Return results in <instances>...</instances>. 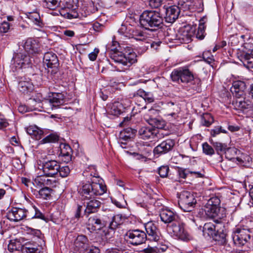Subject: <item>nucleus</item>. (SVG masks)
Here are the masks:
<instances>
[{"instance_id": "1", "label": "nucleus", "mask_w": 253, "mask_h": 253, "mask_svg": "<svg viewBox=\"0 0 253 253\" xmlns=\"http://www.w3.org/2000/svg\"><path fill=\"white\" fill-rule=\"evenodd\" d=\"M78 193L82 201L85 203V214H89L97 212L100 209L101 202L97 200L96 196L103 195L106 192V187L103 184L102 178L96 181L89 182L80 183L78 187Z\"/></svg>"}, {"instance_id": "2", "label": "nucleus", "mask_w": 253, "mask_h": 253, "mask_svg": "<svg viewBox=\"0 0 253 253\" xmlns=\"http://www.w3.org/2000/svg\"><path fill=\"white\" fill-rule=\"evenodd\" d=\"M139 23L141 26L145 29L155 31L162 27L163 18L158 11L146 10L140 16Z\"/></svg>"}, {"instance_id": "3", "label": "nucleus", "mask_w": 253, "mask_h": 253, "mask_svg": "<svg viewBox=\"0 0 253 253\" xmlns=\"http://www.w3.org/2000/svg\"><path fill=\"white\" fill-rule=\"evenodd\" d=\"M220 200L217 197H213L207 202L204 211L208 217L222 220L226 216L225 211L220 207Z\"/></svg>"}, {"instance_id": "4", "label": "nucleus", "mask_w": 253, "mask_h": 253, "mask_svg": "<svg viewBox=\"0 0 253 253\" xmlns=\"http://www.w3.org/2000/svg\"><path fill=\"white\" fill-rule=\"evenodd\" d=\"M109 54L110 57L114 62L126 66V69L136 61V55L133 52L126 54L120 51H115L110 52Z\"/></svg>"}, {"instance_id": "5", "label": "nucleus", "mask_w": 253, "mask_h": 253, "mask_svg": "<svg viewBox=\"0 0 253 253\" xmlns=\"http://www.w3.org/2000/svg\"><path fill=\"white\" fill-rule=\"evenodd\" d=\"M178 204L180 208L186 212L191 211L197 204L195 196L188 191H184L177 194Z\"/></svg>"}, {"instance_id": "6", "label": "nucleus", "mask_w": 253, "mask_h": 253, "mask_svg": "<svg viewBox=\"0 0 253 253\" xmlns=\"http://www.w3.org/2000/svg\"><path fill=\"white\" fill-rule=\"evenodd\" d=\"M109 221L108 215H92L88 217L87 228L90 232L96 231L105 227Z\"/></svg>"}, {"instance_id": "7", "label": "nucleus", "mask_w": 253, "mask_h": 253, "mask_svg": "<svg viewBox=\"0 0 253 253\" xmlns=\"http://www.w3.org/2000/svg\"><path fill=\"white\" fill-rule=\"evenodd\" d=\"M125 237L128 244L133 246L142 244L147 240L146 234L139 229H129L125 234Z\"/></svg>"}, {"instance_id": "8", "label": "nucleus", "mask_w": 253, "mask_h": 253, "mask_svg": "<svg viewBox=\"0 0 253 253\" xmlns=\"http://www.w3.org/2000/svg\"><path fill=\"white\" fill-rule=\"evenodd\" d=\"M7 218L11 221L18 222L23 219L32 218L29 211L25 208L12 207L7 212Z\"/></svg>"}, {"instance_id": "9", "label": "nucleus", "mask_w": 253, "mask_h": 253, "mask_svg": "<svg viewBox=\"0 0 253 253\" xmlns=\"http://www.w3.org/2000/svg\"><path fill=\"white\" fill-rule=\"evenodd\" d=\"M190 26L185 25L180 27L175 36V46L180 43H188L191 41L193 31Z\"/></svg>"}, {"instance_id": "10", "label": "nucleus", "mask_w": 253, "mask_h": 253, "mask_svg": "<svg viewBox=\"0 0 253 253\" xmlns=\"http://www.w3.org/2000/svg\"><path fill=\"white\" fill-rule=\"evenodd\" d=\"M44 175L54 177L60 170V164L55 160L45 159L41 166Z\"/></svg>"}, {"instance_id": "11", "label": "nucleus", "mask_w": 253, "mask_h": 253, "mask_svg": "<svg viewBox=\"0 0 253 253\" xmlns=\"http://www.w3.org/2000/svg\"><path fill=\"white\" fill-rule=\"evenodd\" d=\"M43 62L46 65L48 73L55 74L58 71L59 62L57 55L52 52H47L44 54Z\"/></svg>"}, {"instance_id": "12", "label": "nucleus", "mask_w": 253, "mask_h": 253, "mask_svg": "<svg viewBox=\"0 0 253 253\" xmlns=\"http://www.w3.org/2000/svg\"><path fill=\"white\" fill-rule=\"evenodd\" d=\"M233 243L237 245H244L251 238L249 231L245 229L236 228L232 235Z\"/></svg>"}, {"instance_id": "13", "label": "nucleus", "mask_w": 253, "mask_h": 253, "mask_svg": "<svg viewBox=\"0 0 253 253\" xmlns=\"http://www.w3.org/2000/svg\"><path fill=\"white\" fill-rule=\"evenodd\" d=\"M13 58L17 67L19 68H26L32 66V57L31 54L25 52H19Z\"/></svg>"}, {"instance_id": "14", "label": "nucleus", "mask_w": 253, "mask_h": 253, "mask_svg": "<svg viewBox=\"0 0 253 253\" xmlns=\"http://www.w3.org/2000/svg\"><path fill=\"white\" fill-rule=\"evenodd\" d=\"M146 232L147 239L158 242L160 239L161 234L157 225L152 221H149L144 224Z\"/></svg>"}, {"instance_id": "15", "label": "nucleus", "mask_w": 253, "mask_h": 253, "mask_svg": "<svg viewBox=\"0 0 253 253\" xmlns=\"http://www.w3.org/2000/svg\"><path fill=\"white\" fill-rule=\"evenodd\" d=\"M165 7L166 16L165 18V26L167 28V32L168 36L172 35L173 32L174 31V28L172 27V24L174 22V5H169Z\"/></svg>"}, {"instance_id": "16", "label": "nucleus", "mask_w": 253, "mask_h": 253, "mask_svg": "<svg viewBox=\"0 0 253 253\" xmlns=\"http://www.w3.org/2000/svg\"><path fill=\"white\" fill-rule=\"evenodd\" d=\"M139 134L144 139H154L160 138L162 133H160L158 129L153 126H143L139 129Z\"/></svg>"}, {"instance_id": "17", "label": "nucleus", "mask_w": 253, "mask_h": 253, "mask_svg": "<svg viewBox=\"0 0 253 253\" xmlns=\"http://www.w3.org/2000/svg\"><path fill=\"white\" fill-rule=\"evenodd\" d=\"M160 216L162 221L165 223H171V225H168L167 231L172 237L174 235V227L172 223L174 220V213L170 210L165 209L161 212Z\"/></svg>"}, {"instance_id": "18", "label": "nucleus", "mask_w": 253, "mask_h": 253, "mask_svg": "<svg viewBox=\"0 0 253 253\" xmlns=\"http://www.w3.org/2000/svg\"><path fill=\"white\" fill-rule=\"evenodd\" d=\"M194 80L193 74L187 68H180L175 70V82L188 83Z\"/></svg>"}, {"instance_id": "19", "label": "nucleus", "mask_w": 253, "mask_h": 253, "mask_svg": "<svg viewBox=\"0 0 253 253\" xmlns=\"http://www.w3.org/2000/svg\"><path fill=\"white\" fill-rule=\"evenodd\" d=\"M246 89V83L243 81L238 80L233 82L230 90L234 96L240 98L244 97L245 96Z\"/></svg>"}, {"instance_id": "20", "label": "nucleus", "mask_w": 253, "mask_h": 253, "mask_svg": "<svg viewBox=\"0 0 253 253\" xmlns=\"http://www.w3.org/2000/svg\"><path fill=\"white\" fill-rule=\"evenodd\" d=\"M173 146L174 140L168 139L156 146L154 148L153 152L155 155H160L168 152L172 149Z\"/></svg>"}, {"instance_id": "21", "label": "nucleus", "mask_w": 253, "mask_h": 253, "mask_svg": "<svg viewBox=\"0 0 253 253\" xmlns=\"http://www.w3.org/2000/svg\"><path fill=\"white\" fill-rule=\"evenodd\" d=\"M214 223L207 222L203 226V232L209 236H212L217 229L224 227V224L221 220L213 219Z\"/></svg>"}, {"instance_id": "22", "label": "nucleus", "mask_w": 253, "mask_h": 253, "mask_svg": "<svg viewBox=\"0 0 253 253\" xmlns=\"http://www.w3.org/2000/svg\"><path fill=\"white\" fill-rule=\"evenodd\" d=\"M89 247V241L87 238L83 235H79L74 241L75 250L81 252L87 251Z\"/></svg>"}, {"instance_id": "23", "label": "nucleus", "mask_w": 253, "mask_h": 253, "mask_svg": "<svg viewBox=\"0 0 253 253\" xmlns=\"http://www.w3.org/2000/svg\"><path fill=\"white\" fill-rule=\"evenodd\" d=\"M23 47L24 52L29 54L38 53L39 52V45L36 40L32 38H29L24 42Z\"/></svg>"}, {"instance_id": "24", "label": "nucleus", "mask_w": 253, "mask_h": 253, "mask_svg": "<svg viewBox=\"0 0 253 253\" xmlns=\"http://www.w3.org/2000/svg\"><path fill=\"white\" fill-rule=\"evenodd\" d=\"M137 131L136 129L127 127L124 129L123 131H121L119 139L120 143L121 144L122 147H123V144L126 145V142H123V141H126L133 138L135 136Z\"/></svg>"}, {"instance_id": "25", "label": "nucleus", "mask_w": 253, "mask_h": 253, "mask_svg": "<svg viewBox=\"0 0 253 253\" xmlns=\"http://www.w3.org/2000/svg\"><path fill=\"white\" fill-rule=\"evenodd\" d=\"M64 94L61 93L52 92L48 100L53 107L56 108L64 103Z\"/></svg>"}, {"instance_id": "26", "label": "nucleus", "mask_w": 253, "mask_h": 253, "mask_svg": "<svg viewBox=\"0 0 253 253\" xmlns=\"http://www.w3.org/2000/svg\"><path fill=\"white\" fill-rule=\"evenodd\" d=\"M126 218L122 214H116L113 216L109 217V228L110 229L114 230L119 225L122 224Z\"/></svg>"}, {"instance_id": "27", "label": "nucleus", "mask_w": 253, "mask_h": 253, "mask_svg": "<svg viewBox=\"0 0 253 253\" xmlns=\"http://www.w3.org/2000/svg\"><path fill=\"white\" fill-rule=\"evenodd\" d=\"M237 103H238V106L240 109L253 117V103L244 98L243 100H239Z\"/></svg>"}, {"instance_id": "28", "label": "nucleus", "mask_w": 253, "mask_h": 253, "mask_svg": "<svg viewBox=\"0 0 253 253\" xmlns=\"http://www.w3.org/2000/svg\"><path fill=\"white\" fill-rule=\"evenodd\" d=\"M76 9L77 7L60 8L59 13L62 16L67 19H72L76 18L79 16V14Z\"/></svg>"}, {"instance_id": "29", "label": "nucleus", "mask_w": 253, "mask_h": 253, "mask_svg": "<svg viewBox=\"0 0 253 253\" xmlns=\"http://www.w3.org/2000/svg\"><path fill=\"white\" fill-rule=\"evenodd\" d=\"M27 132L36 140H40L43 134V131L36 126H31L27 128Z\"/></svg>"}, {"instance_id": "30", "label": "nucleus", "mask_w": 253, "mask_h": 253, "mask_svg": "<svg viewBox=\"0 0 253 253\" xmlns=\"http://www.w3.org/2000/svg\"><path fill=\"white\" fill-rule=\"evenodd\" d=\"M224 227L220 228V229H217L215 233L211 236L213 239L220 245H223L226 241V233L224 231L226 230H224Z\"/></svg>"}, {"instance_id": "31", "label": "nucleus", "mask_w": 253, "mask_h": 253, "mask_svg": "<svg viewBox=\"0 0 253 253\" xmlns=\"http://www.w3.org/2000/svg\"><path fill=\"white\" fill-rule=\"evenodd\" d=\"M122 104L121 103L115 102L108 107L107 112L113 116H118L122 113Z\"/></svg>"}, {"instance_id": "32", "label": "nucleus", "mask_w": 253, "mask_h": 253, "mask_svg": "<svg viewBox=\"0 0 253 253\" xmlns=\"http://www.w3.org/2000/svg\"><path fill=\"white\" fill-rule=\"evenodd\" d=\"M189 0H175V13H177V18L180 17V14L181 10L183 12L187 8V6H189L187 4Z\"/></svg>"}, {"instance_id": "33", "label": "nucleus", "mask_w": 253, "mask_h": 253, "mask_svg": "<svg viewBox=\"0 0 253 253\" xmlns=\"http://www.w3.org/2000/svg\"><path fill=\"white\" fill-rule=\"evenodd\" d=\"M33 88L34 86L30 81L22 80L18 83L19 90L24 93L32 91Z\"/></svg>"}, {"instance_id": "34", "label": "nucleus", "mask_w": 253, "mask_h": 253, "mask_svg": "<svg viewBox=\"0 0 253 253\" xmlns=\"http://www.w3.org/2000/svg\"><path fill=\"white\" fill-rule=\"evenodd\" d=\"M240 60L247 68H253V53H242Z\"/></svg>"}, {"instance_id": "35", "label": "nucleus", "mask_w": 253, "mask_h": 253, "mask_svg": "<svg viewBox=\"0 0 253 253\" xmlns=\"http://www.w3.org/2000/svg\"><path fill=\"white\" fill-rule=\"evenodd\" d=\"M135 95L141 97L146 102L151 103L154 101V98L153 94L150 92H146L142 89H138Z\"/></svg>"}, {"instance_id": "36", "label": "nucleus", "mask_w": 253, "mask_h": 253, "mask_svg": "<svg viewBox=\"0 0 253 253\" xmlns=\"http://www.w3.org/2000/svg\"><path fill=\"white\" fill-rule=\"evenodd\" d=\"M52 190L47 187L41 188L39 191H37L36 196L37 198L43 199H47L51 196V192Z\"/></svg>"}, {"instance_id": "37", "label": "nucleus", "mask_w": 253, "mask_h": 253, "mask_svg": "<svg viewBox=\"0 0 253 253\" xmlns=\"http://www.w3.org/2000/svg\"><path fill=\"white\" fill-rule=\"evenodd\" d=\"M22 253H40L39 248L34 245L26 244L21 247Z\"/></svg>"}, {"instance_id": "38", "label": "nucleus", "mask_w": 253, "mask_h": 253, "mask_svg": "<svg viewBox=\"0 0 253 253\" xmlns=\"http://www.w3.org/2000/svg\"><path fill=\"white\" fill-rule=\"evenodd\" d=\"M147 122L150 126L158 129L160 131V129L164 128L165 126V122L164 121L156 118H150Z\"/></svg>"}, {"instance_id": "39", "label": "nucleus", "mask_w": 253, "mask_h": 253, "mask_svg": "<svg viewBox=\"0 0 253 253\" xmlns=\"http://www.w3.org/2000/svg\"><path fill=\"white\" fill-rule=\"evenodd\" d=\"M236 159L241 166L249 168L251 165L252 159L249 155H243L241 158L237 157Z\"/></svg>"}, {"instance_id": "40", "label": "nucleus", "mask_w": 253, "mask_h": 253, "mask_svg": "<svg viewBox=\"0 0 253 253\" xmlns=\"http://www.w3.org/2000/svg\"><path fill=\"white\" fill-rule=\"evenodd\" d=\"M61 0H44L43 5L44 7L51 10H54L60 6Z\"/></svg>"}, {"instance_id": "41", "label": "nucleus", "mask_w": 253, "mask_h": 253, "mask_svg": "<svg viewBox=\"0 0 253 253\" xmlns=\"http://www.w3.org/2000/svg\"><path fill=\"white\" fill-rule=\"evenodd\" d=\"M131 38L138 41H143L146 40V36L145 33L137 29H133L131 34Z\"/></svg>"}, {"instance_id": "42", "label": "nucleus", "mask_w": 253, "mask_h": 253, "mask_svg": "<svg viewBox=\"0 0 253 253\" xmlns=\"http://www.w3.org/2000/svg\"><path fill=\"white\" fill-rule=\"evenodd\" d=\"M214 120L211 114L205 113L203 115L201 118L202 124L206 126H210L213 123Z\"/></svg>"}, {"instance_id": "43", "label": "nucleus", "mask_w": 253, "mask_h": 253, "mask_svg": "<svg viewBox=\"0 0 253 253\" xmlns=\"http://www.w3.org/2000/svg\"><path fill=\"white\" fill-rule=\"evenodd\" d=\"M78 0H61L60 6L61 8H69L77 7Z\"/></svg>"}, {"instance_id": "44", "label": "nucleus", "mask_w": 253, "mask_h": 253, "mask_svg": "<svg viewBox=\"0 0 253 253\" xmlns=\"http://www.w3.org/2000/svg\"><path fill=\"white\" fill-rule=\"evenodd\" d=\"M239 151L234 147L227 148L225 151V155L226 159L232 160L235 159V156Z\"/></svg>"}, {"instance_id": "45", "label": "nucleus", "mask_w": 253, "mask_h": 253, "mask_svg": "<svg viewBox=\"0 0 253 253\" xmlns=\"http://www.w3.org/2000/svg\"><path fill=\"white\" fill-rule=\"evenodd\" d=\"M184 225V223L179 217L175 214V231H186Z\"/></svg>"}, {"instance_id": "46", "label": "nucleus", "mask_w": 253, "mask_h": 253, "mask_svg": "<svg viewBox=\"0 0 253 253\" xmlns=\"http://www.w3.org/2000/svg\"><path fill=\"white\" fill-rule=\"evenodd\" d=\"M21 182L27 187L28 190H30L34 194H36V190L34 189L33 187V182L27 178L22 177Z\"/></svg>"}, {"instance_id": "47", "label": "nucleus", "mask_w": 253, "mask_h": 253, "mask_svg": "<svg viewBox=\"0 0 253 253\" xmlns=\"http://www.w3.org/2000/svg\"><path fill=\"white\" fill-rule=\"evenodd\" d=\"M60 153L59 156L66 155L68 154H72L71 147L65 143H62L60 145Z\"/></svg>"}, {"instance_id": "48", "label": "nucleus", "mask_w": 253, "mask_h": 253, "mask_svg": "<svg viewBox=\"0 0 253 253\" xmlns=\"http://www.w3.org/2000/svg\"><path fill=\"white\" fill-rule=\"evenodd\" d=\"M59 136L57 134H50L42 139L41 141L42 143H55L57 142Z\"/></svg>"}, {"instance_id": "49", "label": "nucleus", "mask_w": 253, "mask_h": 253, "mask_svg": "<svg viewBox=\"0 0 253 253\" xmlns=\"http://www.w3.org/2000/svg\"><path fill=\"white\" fill-rule=\"evenodd\" d=\"M212 145L213 147L215 148V150L217 153L219 154L221 152H223L226 151L227 149V146L220 142H214L212 143Z\"/></svg>"}, {"instance_id": "50", "label": "nucleus", "mask_w": 253, "mask_h": 253, "mask_svg": "<svg viewBox=\"0 0 253 253\" xmlns=\"http://www.w3.org/2000/svg\"><path fill=\"white\" fill-rule=\"evenodd\" d=\"M90 170H93V171H92L90 172V176L92 177V178L90 179V181H82L81 183L82 182H89L90 183H91L92 181H96L97 179L101 178L100 177V176L98 175V173L96 172V169L94 166H91L90 168Z\"/></svg>"}, {"instance_id": "51", "label": "nucleus", "mask_w": 253, "mask_h": 253, "mask_svg": "<svg viewBox=\"0 0 253 253\" xmlns=\"http://www.w3.org/2000/svg\"><path fill=\"white\" fill-rule=\"evenodd\" d=\"M175 236L183 241H187L189 239V235L186 231H175Z\"/></svg>"}, {"instance_id": "52", "label": "nucleus", "mask_w": 253, "mask_h": 253, "mask_svg": "<svg viewBox=\"0 0 253 253\" xmlns=\"http://www.w3.org/2000/svg\"><path fill=\"white\" fill-rule=\"evenodd\" d=\"M203 152L208 155H212L214 153V151L212 147L208 143L205 142L203 144Z\"/></svg>"}, {"instance_id": "53", "label": "nucleus", "mask_w": 253, "mask_h": 253, "mask_svg": "<svg viewBox=\"0 0 253 253\" xmlns=\"http://www.w3.org/2000/svg\"><path fill=\"white\" fill-rule=\"evenodd\" d=\"M206 27H203L202 25H199L198 31L196 34V37L197 39L202 40L204 39L206 33H205Z\"/></svg>"}, {"instance_id": "54", "label": "nucleus", "mask_w": 253, "mask_h": 253, "mask_svg": "<svg viewBox=\"0 0 253 253\" xmlns=\"http://www.w3.org/2000/svg\"><path fill=\"white\" fill-rule=\"evenodd\" d=\"M58 173L61 177H66L70 174V169L68 166H63L62 167H60V170Z\"/></svg>"}, {"instance_id": "55", "label": "nucleus", "mask_w": 253, "mask_h": 253, "mask_svg": "<svg viewBox=\"0 0 253 253\" xmlns=\"http://www.w3.org/2000/svg\"><path fill=\"white\" fill-rule=\"evenodd\" d=\"M10 24L6 21H3L0 24V33H6L9 31L10 28Z\"/></svg>"}, {"instance_id": "56", "label": "nucleus", "mask_w": 253, "mask_h": 253, "mask_svg": "<svg viewBox=\"0 0 253 253\" xmlns=\"http://www.w3.org/2000/svg\"><path fill=\"white\" fill-rule=\"evenodd\" d=\"M244 49L243 53L252 54L253 52V43L252 42H246L243 45Z\"/></svg>"}, {"instance_id": "57", "label": "nucleus", "mask_w": 253, "mask_h": 253, "mask_svg": "<svg viewBox=\"0 0 253 253\" xmlns=\"http://www.w3.org/2000/svg\"><path fill=\"white\" fill-rule=\"evenodd\" d=\"M169 171V168L168 166H162L159 170L158 173L161 177H167Z\"/></svg>"}, {"instance_id": "58", "label": "nucleus", "mask_w": 253, "mask_h": 253, "mask_svg": "<svg viewBox=\"0 0 253 253\" xmlns=\"http://www.w3.org/2000/svg\"><path fill=\"white\" fill-rule=\"evenodd\" d=\"M26 231H27V233L31 235H33L35 237H37L38 238H40L42 233L40 230L35 229L32 228L28 227L27 228Z\"/></svg>"}, {"instance_id": "59", "label": "nucleus", "mask_w": 253, "mask_h": 253, "mask_svg": "<svg viewBox=\"0 0 253 253\" xmlns=\"http://www.w3.org/2000/svg\"><path fill=\"white\" fill-rule=\"evenodd\" d=\"M239 43V38L237 36L233 35L229 38L228 44L232 47H235Z\"/></svg>"}, {"instance_id": "60", "label": "nucleus", "mask_w": 253, "mask_h": 253, "mask_svg": "<svg viewBox=\"0 0 253 253\" xmlns=\"http://www.w3.org/2000/svg\"><path fill=\"white\" fill-rule=\"evenodd\" d=\"M20 247V244L16 242L11 241L8 245V250L10 252H13L14 251L18 250Z\"/></svg>"}, {"instance_id": "61", "label": "nucleus", "mask_w": 253, "mask_h": 253, "mask_svg": "<svg viewBox=\"0 0 253 253\" xmlns=\"http://www.w3.org/2000/svg\"><path fill=\"white\" fill-rule=\"evenodd\" d=\"M30 16V18L33 20V21L35 22L36 25L40 27H42V23L41 22L40 17L39 14L35 13Z\"/></svg>"}, {"instance_id": "62", "label": "nucleus", "mask_w": 253, "mask_h": 253, "mask_svg": "<svg viewBox=\"0 0 253 253\" xmlns=\"http://www.w3.org/2000/svg\"><path fill=\"white\" fill-rule=\"evenodd\" d=\"M220 132L225 133H226V131L225 129H222L221 126H217L211 130V134L212 136H215L216 135L218 134Z\"/></svg>"}, {"instance_id": "63", "label": "nucleus", "mask_w": 253, "mask_h": 253, "mask_svg": "<svg viewBox=\"0 0 253 253\" xmlns=\"http://www.w3.org/2000/svg\"><path fill=\"white\" fill-rule=\"evenodd\" d=\"M163 0H149V5L152 8H158L162 3Z\"/></svg>"}, {"instance_id": "64", "label": "nucleus", "mask_w": 253, "mask_h": 253, "mask_svg": "<svg viewBox=\"0 0 253 253\" xmlns=\"http://www.w3.org/2000/svg\"><path fill=\"white\" fill-rule=\"evenodd\" d=\"M8 126V123L7 120L4 118L2 114L0 113V129L7 127Z\"/></svg>"}]
</instances>
